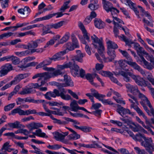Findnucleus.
Segmentation results:
<instances>
[{
  "label": "nucleus",
  "instance_id": "nucleus-1",
  "mask_svg": "<svg viewBox=\"0 0 154 154\" xmlns=\"http://www.w3.org/2000/svg\"><path fill=\"white\" fill-rule=\"evenodd\" d=\"M60 84H58V85H57L58 87L59 90L54 89L53 91L47 92L45 95V98L49 100H50L51 99V97L55 98L57 96H60L62 99L64 100H72V98L69 95L65 94L66 91L63 88L64 87L61 86Z\"/></svg>",
  "mask_w": 154,
  "mask_h": 154
},
{
  "label": "nucleus",
  "instance_id": "nucleus-2",
  "mask_svg": "<svg viewBox=\"0 0 154 154\" xmlns=\"http://www.w3.org/2000/svg\"><path fill=\"white\" fill-rule=\"evenodd\" d=\"M144 141L141 143V145L145 147L146 150L149 154H153L152 152L154 151V144L151 138H146L144 139Z\"/></svg>",
  "mask_w": 154,
  "mask_h": 154
},
{
  "label": "nucleus",
  "instance_id": "nucleus-3",
  "mask_svg": "<svg viewBox=\"0 0 154 154\" xmlns=\"http://www.w3.org/2000/svg\"><path fill=\"white\" fill-rule=\"evenodd\" d=\"M65 22L64 21H60L57 23L52 24L48 26H43V32L42 35H44L48 33H51L52 32L49 31V28H54L57 29L60 28L64 24Z\"/></svg>",
  "mask_w": 154,
  "mask_h": 154
},
{
  "label": "nucleus",
  "instance_id": "nucleus-4",
  "mask_svg": "<svg viewBox=\"0 0 154 154\" xmlns=\"http://www.w3.org/2000/svg\"><path fill=\"white\" fill-rule=\"evenodd\" d=\"M57 69L55 70H54L53 72H49V76L51 78H54L60 75H63L64 74V72L62 71L64 69L67 68L66 63L62 65H57Z\"/></svg>",
  "mask_w": 154,
  "mask_h": 154
},
{
  "label": "nucleus",
  "instance_id": "nucleus-5",
  "mask_svg": "<svg viewBox=\"0 0 154 154\" xmlns=\"http://www.w3.org/2000/svg\"><path fill=\"white\" fill-rule=\"evenodd\" d=\"M0 70V77L6 75L8 72L13 69V67L11 64L8 63L2 66Z\"/></svg>",
  "mask_w": 154,
  "mask_h": 154
},
{
  "label": "nucleus",
  "instance_id": "nucleus-6",
  "mask_svg": "<svg viewBox=\"0 0 154 154\" xmlns=\"http://www.w3.org/2000/svg\"><path fill=\"white\" fill-rule=\"evenodd\" d=\"M126 62L134 69L137 70L140 72L143 76H146V74L144 71L136 62H133L132 59L131 60L127 61Z\"/></svg>",
  "mask_w": 154,
  "mask_h": 154
},
{
  "label": "nucleus",
  "instance_id": "nucleus-7",
  "mask_svg": "<svg viewBox=\"0 0 154 154\" xmlns=\"http://www.w3.org/2000/svg\"><path fill=\"white\" fill-rule=\"evenodd\" d=\"M100 73L103 76L109 77L111 81L115 83L117 82L118 80L116 78L113 76V75L114 74L116 75H117L119 74L116 73L114 72H111L109 71H100Z\"/></svg>",
  "mask_w": 154,
  "mask_h": 154
},
{
  "label": "nucleus",
  "instance_id": "nucleus-8",
  "mask_svg": "<svg viewBox=\"0 0 154 154\" xmlns=\"http://www.w3.org/2000/svg\"><path fill=\"white\" fill-rule=\"evenodd\" d=\"M134 48L137 51V54L140 57V58L141 56H143L142 55V54L146 55V57L149 56L148 53L145 51L143 48L141 47L138 43H134Z\"/></svg>",
  "mask_w": 154,
  "mask_h": 154
},
{
  "label": "nucleus",
  "instance_id": "nucleus-9",
  "mask_svg": "<svg viewBox=\"0 0 154 154\" xmlns=\"http://www.w3.org/2000/svg\"><path fill=\"white\" fill-rule=\"evenodd\" d=\"M116 111L122 116H123L124 115L127 114L132 116L134 115V113L131 112L129 109H125L119 104L117 105V108Z\"/></svg>",
  "mask_w": 154,
  "mask_h": 154
},
{
  "label": "nucleus",
  "instance_id": "nucleus-10",
  "mask_svg": "<svg viewBox=\"0 0 154 154\" xmlns=\"http://www.w3.org/2000/svg\"><path fill=\"white\" fill-rule=\"evenodd\" d=\"M91 38L92 44L96 48H98L99 46L103 44L102 38H99L94 34L93 36H91Z\"/></svg>",
  "mask_w": 154,
  "mask_h": 154
},
{
  "label": "nucleus",
  "instance_id": "nucleus-11",
  "mask_svg": "<svg viewBox=\"0 0 154 154\" xmlns=\"http://www.w3.org/2000/svg\"><path fill=\"white\" fill-rule=\"evenodd\" d=\"M64 80L65 82V83L60 84V85L61 86L67 87L71 86L73 87L74 85L73 83L71 77L66 74L64 75H63Z\"/></svg>",
  "mask_w": 154,
  "mask_h": 154
},
{
  "label": "nucleus",
  "instance_id": "nucleus-12",
  "mask_svg": "<svg viewBox=\"0 0 154 154\" xmlns=\"http://www.w3.org/2000/svg\"><path fill=\"white\" fill-rule=\"evenodd\" d=\"M67 68H69L72 71L75 72H79V66L75 63V61L72 59L71 61L68 63H66ZM72 71V70L71 71Z\"/></svg>",
  "mask_w": 154,
  "mask_h": 154
},
{
  "label": "nucleus",
  "instance_id": "nucleus-13",
  "mask_svg": "<svg viewBox=\"0 0 154 154\" xmlns=\"http://www.w3.org/2000/svg\"><path fill=\"white\" fill-rule=\"evenodd\" d=\"M67 68H69L72 71L75 72H79V66L75 63V61L72 59L71 61L68 63H66ZM72 71V70L71 71Z\"/></svg>",
  "mask_w": 154,
  "mask_h": 154
},
{
  "label": "nucleus",
  "instance_id": "nucleus-14",
  "mask_svg": "<svg viewBox=\"0 0 154 154\" xmlns=\"http://www.w3.org/2000/svg\"><path fill=\"white\" fill-rule=\"evenodd\" d=\"M132 124V125H131L130 127L134 132L141 131L145 133H147V131L138 124L133 122Z\"/></svg>",
  "mask_w": 154,
  "mask_h": 154
},
{
  "label": "nucleus",
  "instance_id": "nucleus-15",
  "mask_svg": "<svg viewBox=\"0 0 154 154\" xmlns=\"http://www.w3.org/2000/svg\"><path fill=\"white\" fill-rule=\"evenodd\" d=\"M37 82L38 83L31 84V86L34 88H37L45 85L47 82V81H45V78L42 77L39 78Z\"/></svg>",
  "mask_w": 154,
  "mask_h": 154
},
{
  "label": "nucleus",
  "instance_id": "nucleus-16",
  "mask_svg": "<svg viewBox=\"0 0 154 154\" xmlns=\"http://www.w3.org/2000/svg\"><path fill=\"white\" fill-rule=\"evenodd\" d=\"M106 43L107 46V50H114L118 48V45L114 42L112 41L108 38L106 39Z\"/></svg>",
  "mask_w": 154,
  "mask_h": 154
},
{
  "label": "nucleus",
  "instance_id": "nucleus-17",
  "mask_svg": "<svg viewBox=\"0 0 154 154\" xmlns=\"http://www.w3.org/2000/svg\"><path fill=\"white\" fill-rule=\"evenodd\" d=\"M102 1L103 9L107 13L109 12L114 7L112 4L108 1H107L106 0H102Z\"/></svg>",
  "mask_w": 154,
  "mask_h": 154
},
{
  "label": "nucleus",
  "instance_id": "nucleus-18",
  "mask_svg": "<svg viewBox=\"0 0 154 154\" xmlns=\"http://www.w3.org/2000/svg\"><path fill=\"white\" fill-rule=\"evenodd\" d=\"M29 76L28 73L21 74L17 75L12 81L15 85L19 82L21 80Z\"/></svg>",
  "mask_w": 154,
  "mask_h": 154
},
{
  "label": "nucleus",
  "instance_id": "nucleus-19",
  "mask_svg": "<svg viewBox=\"0 0 154 154\" xmlns=\"http://www.w3.org/2000/svg\"><path fill=\"white\" fill-rule=\"evenodd\" d=\"M76 53L77 55L74 56L72 59L75 61H76L80 63H82L83 61L82 58L85 56V54L82 53L80 50L77 51Z\"/></svg>",
  "mask_w": 154,
  "mask_h": 154
},
{
  "label": "nucleus",
  "instance_id": "nucleus-20",
  "mask_svg": "<svg viewBox=\"0 0 154 154\" xmlns=\"http://www.w3.org/2000/svg\"><path fill=\"white\" fill-rule=\"evenodd\" d=\"M45 39L43 38H42L37 39L35 41H32L31 43V48H36L37 47L38 45L45 41Z\"/></svg>",
  "mask_w": 154,
  "mask_h": 154
},
{
  "label": "nucleus",
  "instance_id": "nucleus-21",
  "mask_svg": "<svg viewBox=\"0 0 154 154\" xmlns=\"http://www.w3.org/2000/svg\"><path fill=\"white\" fill-rule=\"evenodd\" d=\"M71 74L74 77L77 76L78 77H80L83 78L86 75L85 71L81 68L79 70V74L78 73L79 72H75L73 71H71Z\"/></svg>",
  "mask_w": 154,
  "mask_h": 154
},
{
  "label": "nucleus",
  "instance_id": "nucleus-22",
  "mask_svg": "<svg viewBox=\"0 0 154 154\" xmlns=\"http://www.w3.org/2000/svg\"><path fill=\"white\" fill-rule=\"evenodd\" d=\"M49 72H44L41 73H37L33 76L32 78L33 79H35L38 77L39 78L43 77L45 78V81H47L48 79L51 78L49 76Z\"/></svg>",
  "mask_w": 154,
  "mask_h": 154
},
{
  "label": "nucleus",
  "instance_id": "nucleus-23",
  "mask_svg": "<svg viewBox=\"0 0 154 154\" xmlns=\"http://www.w3.org/2000/svg\"><path fill=\"white\" fill-rule=\"evenodd\" d=\"M141 61L143 62L144 64L143 66L145 68L149 70H151L154 68V67L153 66L151 63L146 60L143 56H141Z\"/></svg>",
  "mask_w": 154,
  "mask_h": 154
},
{
  "label": "nucleus",
  "instance_id": "nucleus-24",
  "mask_svg": "<svg viewBox=\"0 0 154 154\" xmlns=\"http://www.w3.org/2000/svg\"><path fill=\"white\" fill-rule=\"evenodd\" d=\"M66 53L65 51H63L56 54L52 57V59L54 61L62 59V56Z\"/></svg>",
  "mask_w": 154,
  "mask_h": 154
},
{
  "label": "nucleus",
  "instance_id": "nucleus-25",
  "mask_svg": "<svg viewBox=\"0 0 154 154\" xmlns=\"http://www.w3.org/2000/svg\"><path fill=\"white\" fill-rule=\"evenodd\" d=\"M85 78L88 80L91 85L97 87V84L93 82V79L94 78V74L87 73L85 75Z\"/></svg>",
  "mask_w": 154,
  "mask_h": 154
},
{
  "label": "nucleus",
  "instance_id": "nucleus-26",
  "mask_svg": "<svg viewBox=\"0 0 154 154\" xmlns=\"http://www.w3.org/2000/svg\"><path fill=\"white\" fill-rule=\"evenodd\" d=\"M129 73H131V72H126L123 71H122L119 72V74L123 77V79L125 81L127 82H129L131 81V79L129 77Z\"/></svg>",
  "mask_w": 154,
  "mask_h": 154
},
{
  "label": "nucleus",
  "instance_id": "nucleus-27",
  "mask_svg": "<svg viewBox=\"0 0 154 154\" xmlns=\"http://www.w3.org/2000/svg\"><path fill=\"white\" fill-rule=\"evenodd\" d=\"M95 26L99 29H101L104 27V23L100 19H95L94 20Z\"/></svg>",
  "mask_w": 154,
  "mask_h": 154
},
{
  "label": "nucleus",
  "instance_id": "nucleus-28",
  "mask_svg": "<svg viewBox=\"0 0 154 154\" xmlns=\"http://www.w3.org/2000/svg\"><path fill=\"white\" fill-rule=\"evenodd\" d=\"M70 107L72 109L71 110L74 112H77L79 110V106L77 101L75 100H73L71 103Z\"/></svg>",
  "mask_w": 154,
  "mask_h": 154
},
{
  "label": "nucleus",
  "instance_id": "nucleus-29",
  "mask_svg": "<svg viewBox=\"0 0 154 154\" xmlns=\"http://www.w3.org/2000/svg\"><path fill=\"white\" fill-rule=\"evenodd\" d=\"M32 133L33 134L39 137L46 138L48 137V136H46V134L45 133L42 132L41 130L40 129L36 130L35 132H32Z\"/></svg>",
  "mask_w": 154,
  "mask_h": 154
},
{
  "label": "nucleus",
  "instance_id": "nucleus-30",
  "mask_svg": "<svg viewBox=\"0 0 154 154\" xmlns=\"http://www.w3.org/2000/svg\"><path fill=\"white\" fill-rule=\"evenodd\" d=\"M63 119L66 120H67V121H70V122L72 123V125L73 126H74L76 129H79V128H78V127H80L77 126V125H80V123L78 121L76 120L72 119L70 118L67 117H64L63 118Z\"/></svg>",
  "mask_w": 154,
  "mask_h": 154
},
{
  "label": "nucleus",
  "instance_id": "nucleus-31",
  "mask_svg": "<svg viewBox=\"0 0 154 154\" xmlns=\"http://www.w3.org/2000/svg\"><path fill=\"white\" fill-rule=\"evenodd\" d=\"M42 67H43V69L44 70L48 71H53L55 69L53 67H45L42 62L40 63L37 65L36 67V69H38Z\"/></svg>",
  "mask_w": 154,
  "mask_h": 154
},
{
  "label": "nucleus",
  "instance_id": "nucleus-32",
  "mask_svg": "<svg viewBox=\"0 0 154 154\" xmlns=\"http://www.w3.org/2000/svg\"><path fill=\"white\" fill-rule=\"evenodd\" d=\"M42 67H43V69L44 70L48 71H53L55 69L53 67H45L42 62L40 63L37 65L36 67V69H38Z\"/></svg>",
  "mask_w": 154,
  "mask_h": 154
},
{
  "label": "nucleus",
  "instance_id": "nucleus-33",
  "mask_svg": "<svg viewBox=\"0 0 154 154\" xmlns=\"http://www.w3.org/2000/svg\"><path fill=\"white\" fill-rule=\"evenodd\" d=\"M135 82L137 84L141 86H147L148 85V82H146L143 79H141L140 77H138V79H137Z\"/></svg>",
  "mask_w": 154,
  "mask_h": 154
},
{
  "label": "nucleus",
  "instance_id": "nucleus-34",
  "mask_svg": "<svg viewBox=\"0 0 154 154\" xmlns=\"http://www.w3.org/2000/svg\"><path fill=\"white\" fill-rule=\"evenodd\" d=\"M107 53L110 58V61H112L116 57L115 51L114 50H107Z\"/></svg>",
  "mask_w": 154,
  "mask_h": 154
},
{
  "label": "nucleus",
  "instance_id": "nucleus-35",
  "mask_svg": "<svg viewBox=\"0 0 154 154\" xmlns=\"http://www.w3.org/2000/svg\"><path fill=\"white\" fill-rule=\"evenodd\" d=\"M45 109L47 112L50 113H50H52V114L58 116L63 115L62 112L60 111V109H57V110L56 111H51L45 108Z\"/></svg>",
  "mask_w": 154,
  "mask_h": 154
},
{
  "label": "nucleus",
  "instance_id": "nucleus-36",
  "mask_svg": "<svg viewBox=\"0 0 154 154\" xmlns=\"http://www.w3.org/2000/svg\"><path fill=\"white\" fill-rule=\"evenodd\" d=\"M64 47L66 48V50L64 51H72L75 48L74 45H73L71 42H68L64 45Z\"/></svg>",
  "mask_w": 154,
  "mask_h": 154
},
{
  "label": "nucleus",
  "instance_id": "nucleus-37",
  "mask_svg": "<svg viewBox=\"0 0 154 154\" xmlns=\"http://www.w3.org/2000/svg\"><path fill=\"white\" fill-rule=\"evenodd\" d=\"M143 139L146 138V137L143 134L140 133L137 134L134 138V140L136 141H141L142 140V139Z\"/></svg>",
  "mask_w": 154,
  "mask_h": 154
},
{
  "label": "nucleus",
  "instance_id": "nucleus-38",
  "mask_svg": "<svg viewBox=\"0 0 154 154\" xmlns=\"http://www.w3.org/2000/svg\"><path fill=\"white\" fill-rule=\"evenodd\" d=\"M78 128H79V130H80L85 133L91 131V130L92 129L91 127L86 126H81L80 127H78Z\"/></svg>",
  "mask_w": 154,
  "mask_h": 154
},
{
  "label": "nucleus",
  "instance_id": "nucleus-39",
  "mask_svg": "<svg viewBox=\"0 0 154 154\" xmlns=\"http://www.w3.org/2000/svg\"><path fill=\"white\" fill-rule=\"evenodd\" d=\"M118 50L122 54L123 56L125 57L127 60H128V61L132 60L131 57L126 51H123L120 49H119Z\"/></svg>",
  "mask_w": 154,
  "mask_h": 154
},
{
  "label": "nucleus",
  "instance_id": "nucleus-40",
  "mask_svg": "<svg viewBox=\"0 0 154 154\" xmlns=\"http://www.w3.org/2000/svg\"><path fill=\"white\" fill-rule=\"evenodd\" d=\"M23 110L19 108H16L12 110L11 112V114L14 115L16 113H18L20 115H23Z\"/></svg>",
  "mask_w": 154,
  "mask_h": 154
},
{
  "label": "nucleus",
  "instance_id": "nucleus-41",
  "mask_svg": "<svg viewBox=\"0 0 154 154\" xmlns=\"http://www.w3.org/2000/svg\"><path fill=\"white\" fill-rule=\"evenodd\" d=\"M32 92V88H23L22 91H20L19 94L21 95H24L31 93Z\"/></svg>",
  "mask_w": 154,
  "mask_h": 154
},
{
  "label": "nucleus",
  "instance_id": "nucleus-42",
  "mask_svg": "<svg viewBox=\"0 0 154 154\" xmlns=\"http://www.w3.org/2000/svg\"><path fill=\"white\" fill-rule=\"evenodd\" d=\"M37 112L35 109L31 110L30 109L24 111L23 110V115L28 116L31 114H36Z\"/></svg>",
  "mask_w": 154,
  "mask_h": 154
},
{
  "label": "nucleus",
  "instance_id": "nucleus-43",
  "mask_svg": "<svg viewBox=\"0 0 154 154\" xmlns=\"http://www.w3.org/2000/svg\"><path fill=\"white\" fill-rule=\"evenodd\" d=\"M30 53L29 50H26L21 52H15V54L17 56L20 57L22 56H26Z\"/></svg>",
  "mask_w": 154,
  "mask_h": 154
},
{
  "label": "nucleus",
  "instance_id": "nucleus-44",
  "mask_svg": "<svg viewBox=\"0 0 154 154\" xmlns=\"http://www.w3.org/2000/svg\"><path fill=\"white\" fill-rule=\"evenodd\" d=\"M16 33L11 32L3 33L0 35V40L4 37H6L7 38L12 35L15 36Z\"/></svg>",
  "mask_w": 154,
  "mask_h": 154
},
{
  "label": "nucleus",
  "instance_id": "nucleus-45",
  "mask_svg": "<svg viewBox=\"0 0 154 154\" xmlns=\"http://www.w3.org/2000/svg\"><path fill=\"white\" fill-rule=\"evenodd\" d=\"M19 122L16 121L14 123H8V126L13 128H18L20 127L19 126Z\"/></svg>",
  "mask_w": 154,
  "mask_h": 154
},
{
  "label": "nucleus",
  "instance_id": "nucleus-46",
  "mask_svg": "<svg viewBox=\"0 0 154 154\" xmlns=\"http://www.w3.org/2000/svg\"><path fill=\"white\" fill-rule=\"evenodd\" d=\"M135 5L132 2V4H131L129 6L131 8L133 9V10L134 11L135 14L137 16L138 18H140V16L139 14V11L137 10V8H135Z\"/></svg>",
  "mask_w": 154,
  "mask_h": 154
},
{
  "label": "nucleus",
  "instance_id": "nucleus-47",
  "mask_svg": "<svg viewBox=\"0 0 154 154\" xmlns=\"http://www.w3.org/2000/svg\"><path fill=\"white\" fill-rule=\"evenodd\" d=\"M138 93L139 94V97L141 98V100H143L147 104H148V103L150 102L147 98L143 94L140 93L139 91V92H138Z\"/></svg>",
  "mask_w": 154,
  "mask_h": 154
},
{
  "label": "nucleus",
  "instance_id": "nucleus-48",
  "mask_svg": "<svg viewBox=\"0 0 154 154\" xmlns=\"http://www.w3.org/2000/svg\"><path fill=\"white\" fill-rule=\"evenodd\" d=\"M69 136L70 139H77L79 138L80 137V135L77 134L75 131L72 134L69 135Z\"/></svg>",
  "mask_w": 154,
  "mask_h": 154
},
{
  "label": "nucleus",
  "instance_id": "nucleus-49",
  "mask_svg": "<svg viewBox=\"0 0 154 154\" xmlns=\"http://www.w3.org/2000/svg\"><path fill=\"white\" fill-rule=\"evenodd\" d=\"M47 148L49 149L53 150L57 149L60 148L62 147L61 145H60L57 144H54V145H49L47 146Z\"/></svg>",
  "mask_w": 154,
  "mask_h": 154
},
{
  "label": "nucleus",
  "instance_id": "nucleus-50",
  "mask_svg": "<svg viewBox=\"0 0 154 154\" xmlns=\"http://www.w3.org/2000/svg\"><path fill=\"white\" fill-rule=\"evenodd\" d=\"M82 33L84 38L88 42H91V39L90 38V35L88 33L86 30L83 31Z\"/></svg>",
  "mask_w": 154,
  "mask_h": 154
},
{
  "label": "nucleus",
  "instance_id": "nucleus-51",
  "mask_svg": "<svg viewBox=\"0 0 154 154\" xmlns=\"http://www.w3.org/2000/svg\"><path fill=\"white\" fill-rule=\"evenodd\" d=\"M15 105V104L14 103L8 104L4 107V110L5 112L8 111L13 109Z\"/></svg>",
  "mask_w": 154,
  "mask_h": 154
},
{
  "label": "nucleus",
  "instance_id": "nucleus-52",
  "mask_svg": "<svg viewBox=\"0 0 154 154\" xmlns=\"http://www.w3.org/2000/svg\"><path fill=\"white\" fill-rule=\"evenodd\" d=\"M69 38V35L66 34L61 39L59 42V44H62L66 42L68 40Z\"/></svg>",
  "mask_w": 154,
  "mask_h": 154
},
{
  "label": "nucleus",
  "instance_id": "nucleus-53",
  "mask_svg": "<svg viewBox=\"0 0 154 154\" xmlns=\"http://www.w3.org/2000/svg\"><path fill=\"white\" fill-rule=\"evenodd\" d=\"M12 85H15L13 81H11L10 82L5 85L1 88V91H4L7 89L10 88Z\"/></svg>",
  "mask_w": 154,
  "mask_h": 154
},
{
  "label": "nucleus",
  "instance_id": "nucleus-54",
  "mask_svg": "<svg viewBox=\"0 0 154 154\" xmlns=\"http://www.w3.org/2000/svg\"><path fill=\"white\" fill-rule=\"evenodd\" d=\"M53 60L52 58H48L43 60L42 62L45 66H48L51 64Z\"/></svg>",
  "mask_w": 154,
  "mask_h": 154
},
{
  "label": "nucleus",
  "instance_id": "nucleus-55",
  "mask_svg": "<svg viewBox=\"0 0 154 154\" xmlns=\"http://www.w3.org/2000/svg\"><path fill=\"white\" fill-rule=\"evenodd\" d=\"M97 48L98 49V53L103 58L104 55L103 54V53L104 50V48L103 44L99 46Z\"/></svg>",
  "mask_w": 154,
  "mask_h": 154
},
{
  "label": "nucleus",
  "instance_id": "nucleus-56",
  "mask_svg": "<svg viewBox=\"0 0 154 154\" xmlns=\"http://www.w3.org/2000/svg\"><path fill=\"white\" fill-rule=\"evenodd\" d=\"M29 24V23H23L22 24L17 23L16 26H13V28L15 29L13 31H14L16 30L18 28L21 27L23 26H26Z\"/></svg>",
  "mask_w": 154,
  "mask_h": 154
},
{
  "label": "nucleus",
  "instance_id": "nucleus-57",
  "mask_svg": "<svg viewBox=\"0 0 154 154\" xmlns=\"http://www.w3.org/2000/svg\"><path fill=\"white\" fill-rule=\"evenodd\" d=\"M112 15V18L113 16H117V13H119V11L116 8H113L110 11Z\"/></svg>",
  "mask_w": 154,
  "mask_h": 154
},
{
  "label": "nucleus",
  "instance_id": "nucleus-58",
  "mask_svg": "<svg viewBox=\"0 0 154 154\" xmlns=\"http://www.w3.org/2000/svg\"><path fill=\"white\" fill-rule=\"evenodd\" d=\"M78 145L79 146L78 148V149H80L82 147L88 148H92V147H94L92 146V145H90V144H85L83 143H79Z\"/></svg>",
  "mask_w": 154,
  "mask_h": 154
},
{
  "label": "nucleus",
  "instance_id": "nucleus-59",
  "mask_svg": "<svg viewBox=\"0 0 154 154\" xmlns=\"http://www.w3.org/2000/svg\"><path fill=\"white\" fill-rule=\"evenodd\" d=\"M64 14H62L61 12H57L55 13H54L52 14H49L48 15L49 19L52 17H53L57 15L56 18H58L62 17Z\"/></svg>",
  "mask_w": 154,
  "mask_h": 154
},
{
  "label": "nucleus",
  "instance_id": "nucleus-60",
  "mask_svg": "<svg viewBox=\"0 0 154 154\" xmlns=\"http://www.w3.org/2000/svg\"><path fill=\"white\" fill-rule=\"evenodd\" d=\"M11 61L13 64L16 65L18 64L20 62V60L19 58L16 56H13Z\"/></svg>",
  "mask_w": 154,
  "mask_h": 154
},
{
  "label": "nucleus",
  "instance_id": "nucleus-61",
  "mask_svg": "<svg viewBox=\"0 0 154 154\" xmlns=\"http://www.w3.org/2000/svg\"><path fill=\"white\" fill-rule=\"evenodd\" d=\"M131 87L130 91L131 92L133 93L134 95L136 94V93L139 92V91L138 89L137 86H132Z\"/></svg>",
  "mask_w": 154,
  "mask_h": 154
},
{
  "label": "nucleus",
  "instance_id": "nucleus-62",
  "mask_svg": "<svg viewBox=\"0 0 154 154\" xmlns=\"http://www.w3.org/2000/svg\"><path fill=\"white\" fill-rule=\"evenodd\" d=\"M95 97L96 98L98 99L99 100L101 101V102L103 100V98L105 97L106 96L105 95L101 94L98 93L97 94L95 95Z\"/></svg>",
  "mask_w": 154,
  "mask_h": 154
},
{
  "label": "nucleus",
  "instance_id": "nucleus-63",
  "mask_svg": "<svg viewBox=\"0 0 154 154\" xmlns=\"http://www.w3.org/2000/svg\"><path fill=\"white\" fill-rule=\"evenodd\" d=\"M44 26L42 24H33L31 25H29L28 26H27V29L28 30H29V29H32L34 28L37 27H40L42 26Z\"/></svg>",
  "mask_w": 154,
  "mask_h": 154
},
{
  "label": "nucleus",
  "instance_id": "nucleus-64",
  "mask_svg": "<svg viewBox=\"0 0 154 154\" xmlns=\"http://www.w3.org/2000/svg\"><path fill=\"white\" fill-rule=\"evenodd\" d=\"M118 151L121 154H130L129 151L126 149L121 148L118 149Z\"/></svg>",
  "mask_w": 154,
  "mask_h": 154
}]
</instances>
